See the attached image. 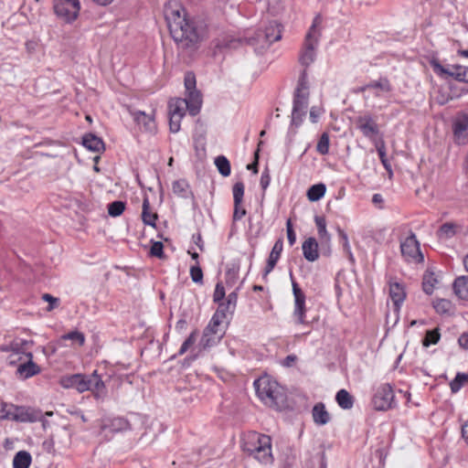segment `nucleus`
Instances as JSON below:
<instances>
[{
	"label": "nucleus",
	"instance_id": "f257e3e1",
	"mask_svg": "<svg viewBox=\"0 0 468 468\" xmlns=\"http://www.w3.org/2000/svg\"><path fill=\"white\" fill-rule=\"evenodd\" d=\"M165 17L171 37L181 48H195L202 40L205 33L203 24L188 18L180 5L169 4L165 6Z\"/></svg>",
	"mask_w": 468,
	"mask_h": 468
},
{
	"label": "nucleus",
	"instance_id": "f03ea898",
	"mask_svg": "<svg viewBox=\"0 0 468 468\" xmlns=\"http://www.w3.org/2000/svg\"><path fill=\"white\" fill-rule=\"evenodd\" d=\"M282 38L281 25L276 21L270 22L264 29L259 28L244 38H231L226 40L222 47L237 48L239 45L247 44L254 48L258 54H262L270 46Z\"/></svg>",
	"mask_w": 468,
	"mask_h": 468
},
{
	"label": "nucleus",
	"instance_id": "7ed1b4c3",
	"mask_svg": "<svg viewBox=\"0 0 468 468\" xmlns=\"http://www.w3.org/2000/svg\"><path fill=\"white\" fill-rule=\"evenodd\" d=\"M259 399L267 406L282 410L287 406L284 388L269 376H263L254 381Z\"/></svg>",
	"mask_w": 468,
	"mask_h": 468
},
{
	"label": "nucleus",
	"instance_id": "20e7f679",
	"mask_svg": "<svg viewBox=\"0 0 468 468\" xmlns=\"http://www.w3.org/2000/svg\"><path fill=\"white\" fill-rule=\"evenodd\" d=\"M242 449L263 464H271L273 462L271 439L269 435L249 431L243 437Z\"/></svg>",
	"mask_w": 468,
	"mask_h": 468
},
{
	"label": "nucleus",
	"instance_id": "39448f33",
	"mask_svg": "<svg viewBox=\"0 0 468 468\" xmlns=\"http://www.w3.org/2000/svg\"><path fill=\"white\" fill-rule=\"evenodd\" d=\"M309 85L306 70H303L293 94L292 125L299 127L306 115L309 104Z\"/></svg>",
	"mask_w": 468,
	"mask_h": 468
},
{
	"label": "nucleus",
	"instance_id": "423d86ee",
	"mask_svg": "<svg viewBox=\"0 0 468 468\" xmlns=\"http://www.w3.org/2000/svg\"><path fill=\"white\" fill-rule=\"evenodd\" d=\"M321 23L322 17L320 16H316L305 36L304 49L300 56V62L305 67H308L315 59V48L321 35L320 30L317 27Z\"/></svg>",
	"mask_w": 468,
	"mask_h": 468
},
{
	"label": "nucleus",
	"instance_id": "0eeeda50",
	"mask_svg": "<svg viewBox=\"0 0 468 468\" xmlns=\"http://www.w3.org/2000/svg\"><path fill=\"white\" fill-rule=\"evenodd\" d=\"M186 88V98L183 99L187 102L188 112L192 116L197 115L201 109L202 95L196 89V76L193 72H186L184 79Z\"/></svg>",
	"mask_w": 468,
	"mask_h": 468
},
{
	"label": "nucleus",
	"instance_id": "6e6552de",
	"mask_svg": "<svg viewBox=\"0 0 468 468\" xmlns=\"http://www.w3.org/2000/svg\"><path fill=\"white\" fill-rule=\"evenodd\" d=\"M53 10L58 18L70 24L79 16L80 3V0H53Z\"/></svg>",
	"mask_w": 468,
	"mask_h": 468
},
{
	"label": "nucleus",
	"instance_id": "1a4fd4ad",
	"mask_svg": "<svg viewBox=\"0 0 468 468\" xmlns=\"http://www.w3.org/2000/svg\"><path fill=\"white\" fill-rule=\"evenodd\" d=\"M218 314H214L208 324L204 329L201 344L205 348L216 345L224 335L225 332L220 328L223 321L218 318Z\"/></svg>",
	"mask_w": 468,
	"mask_h": 468
},
{
	"label": "nucleus",
	"instance_id": "9d476101",
	"mask_svg": "<svg viewBox=\"0 0 468 468\" xmlns=\"http://www.w3.org/2000/svg\"><path fill=\"white\" fill-rule=\"evenodd\" d=\"M400 251L403 258L410 262H423L424 257L420 249V243L413 232H410L400 243Z\"/></svg>",
	"mask_w": 468,
	"mask_h": 468
},
{
	"label": "nucleus",
	"instance_id": "9b49d317",
	"mask_svg": "<svg viewBox=\"0 0 468 468\" xmlns=\"http://www.w3.org/2000/svg\"><path fill=\"white\" fill-rule=\"evenodd\" d=\"M394 391L392 387L386 383L380 385L372 398V404L376 410H388L392 408L394 402Z\"/></svg>",
	"mask_w": 468,
	"mask_h": 468
},
{
	"label": "nucleus",
	"instance_id": "f8f14e48",
	"mask_svg": "<svg viewBox=\"0 0 468 468\" xmlns=\"http://www.w3.org/2000/svg\"><path fill=\"white\" fill-rule=\"evenodd\" d=\"M169 108V128L172 133H177L180 130V122L186 111H188L187 102L181 98L171 100Z\"/></svg>",
	"mask_w": 468,
	"mask_h": 468
},
{
	"label": "nucleus",
	"instance_id": "ddd939ff",
	"mask_svg": "<svg viewBox=\"0 0 468 468\" xmlns=\"http://www.w3.org/2000/svg\"><path fill=\"white\" fill-rule=\"evenodd\" d=\"M430 65L438 75H448L458 81L468 83V67L454 65L452 69H445L436 58H432Z\"/></svg>",
	"mask_w": 468,
	"mask_h": 468
},
{
	"label": "nucleus",
	"instance_id": "4468645a",
	"mask_svg": "<svg viewBox=\"0 0 468 468\" xmlns=\"http://www.w3.org/2000/svg\"><path fill=\"white\" fill-rule=\"evenodd\" d=\"M292 292L294 296V311L293 315L298 324H306L305 321V294L299 287L298 283L292 281Z\"/></svg>",
	"mask_w": 468,
	"mask_h": 468
},
{
	"label": "nucleus",
	"instance_id": "2eb2a0df",
	"mask_svg": "<svg viewBox=\"0 0 468 468\" xmlns=\"http://www.w3.org/2000/svg\"><path fill=\"white\" fill-rule=\"evenodd\" d=\"M356 123L365 137L371 140L379 133V128L375 119L370 114L360 115Z\"/></svg>",
	"mask_w": 468,
	"mask_h": 468
},
{
	"label": "nucleus",
	"instance_id": "dca6fc26",
	"mask_svg": "<svg viewBox=\"0 0 468 468\" xmlns=\"http://www.w3.org/2000/svg\"><path fill=\"white\" fill-rule=\"evenodd\" d=\"M89 376L83 374H73L66 376L61 378V385L65 388H76L79 392L82 393L89 390Z\"/></svg>",
	"mask_w": 468,
	"mask_h": 468
},
{
	"label": "nucleus",
	"instance_id": "f3484780",
	"mask_svg": "<svg viewBox=\"0 0 468 468\" xmlns=\"http://www.w3.org/2000/svg\"><path fill=\"white\" fill-rule=\"evenodd\" d=\"M244 184L242 182H237L233 186V199H234V212L233 220H239L246 215V209L241 207L243 196H244Z\"/></svg>",
	"mask_w": 468,
	"mask_h": 468
},
{
	"label": "nucleus",
	"instance_id": "a211bd4d",
	"mask_svg": "<svg viewBox=\"0 0 468 468\" xmlns=\"http://www.w3.org/2000/svg\"><path fill=\"white\" fill-rule=\"evenodd\" d=\"M27 360L18 365L16 368V376L21 379H27L40 373V367L33 362V355L26 353Z\"/></svg>",
	"mask_w": 468,
	"mask_h": 468
},
{
	"label": "nucleus",
	"instance_id": "6ab92c4d",
	"mask_svg": "<svg viewBox=\"0 0 468 468\" xmlns=\"http://www.w3.org/2000/svg\"><path fill=\"white\" fill-rule=\"evenodd\" d=\"M89 386L95 399H103L107 395V389L101 378L98 375L97 370H94L88 378Z\"/></svg>",
	"mask_w": 468,
	"mask_h": 468
},
{
	"label": "nucleus",
	"instance_id": "aec40b11",
	"mask_svg": "<svg viewBox=\"0 0 468 468\" xmlns=\"http://www.w3.org/2000/svg\"><path fill=\"white\" fill-rule=\"evenodd\" d=\"M453 134L458 144H464L468 142V118L466 116L454 122Z\"/></svg>",
	"mask_w": 468,
	"mask_h": 468
},
{
	"label": "nucleus",
	"instance_id": "412c9836",
	"mask_svg": "<svg viewBox=\"0 0 468 468\" xmlns=\"http://www.w3.org/2000/svg\"><path fill=\"white\" fill-rule=\"evenodd\" d=\"M283 249L282 239H279L275 241L272 250L270 253L269 259L267 261V265L264 270L263 277H266L275 267L277 261H279L282 251Z\"/></svg>",
	"mask_w": 468,
	"mask_h": 468
},
{
	"label": "nucleus",
	"instance_id": "4be33fe9",
	"mask_svg": "<svg viewBox=\"0 0 468 468\" xmlns=\"http://www.w3.org/2000/svg\"><path fill=\"white\" fill-rule=\"evenodd\" d=\"M389 296L394 303L395 310L398 312L406 298L404 286L399 282H390Z\"/></svg>",
	"mask_w": 468,
	"mask_h": 468
},
{
	"label": "nucleus",
	"instance_id": "5701e85b",
	"mask_svg": "<svg viewBox=\"0 0 468 468\" xmlns=\"http://www.w3.org/2000/svg\"><path fill=\"white\" fill-rule=\"evenodd\" d=\"M303 254L308 261H315L319 258L318 243L313 237L308 238L302 245Z\"/></svg>",
	"mask_w": 468,
	"mask_h": 468
},
{
	"label": "nucleus",
	"instance_id": "b1692460",
	"mask_svg": "<svg viewBox=\"0 0 468 468\" xmlns=\"http://www.w3.org/2000/svg\"><path fill=\"white\" fill-rule=\"evenodd\" d=\"M132 114L134 122L145 132L154 131L155 122L151 115H148L144 112L141 111L133 112Z\"/></svg>",
	"mask_w": 468,
	"mask_h": 468
},
{
	"label": "nucleus",
	"instance_id": "393cba45",
	"mask_svg": "<svg viewBox=\"0 0 468 468\" xmlns=\"http://www.w3.org/2000/svg\"><path fill=\"white\" fill-rule=\"evenodd\" d=\"M452 290L459 299L468 301V275L457 277L452 283Z\"/></svg>",
	"mask_w": 468,
	"mask_h": 468
},
{
	"label": "nucleus",
	"instance_id": "a878e982",
	"mask_svg": "<svg viewBox=\"0 0 468 468\" xmlns=\"http://www.w3.org/2000/svg\"><path fill=\"white\" fill-rule=\"evenodd\" d=\"M312 416L314 422L319 426L327 424L331 419L324 404L322 402L316 403L314 406L312 410Z\"/></svg>",
	"mask_w": 468,
	"mask_h": 468
},
{
	"label": "nucleus",
	"instance_id": "bb28decb",
	"mask_svg": "<svg viewBox=\"0 0 468 468\" xmlns=\"http://www.w3.org/2000/svg\"><path fill=\"white\" fill-rule=\"evenodd\" d=\"M82 144L94 153H100L104 150L103 141L93 133L85 134L82 138Z\"/></svg>",
	"mask_w": 468,
	"mask_h": 468
},
{
	"label": "nucleus",
	"instance_id": "cd10ccee",
	"mask_svg": "<svg viewBox=\"0 0 468 468\" xmlns=\"http://www.w3.org/2000/svg\"><path fill=\"white\" fill-rule=\"evenodd\" d=\"M172 190L175 195L182 198H188L191 196L189 185L186 179H178L173 182Z\"/></svg>",
	"mask_w": 468,
	"mask_h": 468
},
{
	"label": "nucleus",
	"instance_id": "c85d7f7f",
	"mask_svg": "<svg viewBox=\"0 0 468 468\" xmlns=\"http://www.w3.org/2000/svg\"><path fill=\"white\" fill-rule=\"evenodd\" d=\"M158 218L156 213H153L150 211V202L148 197H144L143 201V212H142V219L145 225H149L151 227H155V222Z\"/></svg>",
	"mask_w": 468,
	"mask_h": 468
},
{
	"label": "nucleus",
	"instance_id": "c756f323",
	"mask_svg": "<svg viewBox=\"0 0 468 468\" xmlns=\"http://www.w3.org/2000/svg\"><path fill=\"white\" fill-rule=\"evenodd\" d=\"M32 457L28 452L20 451L16 453L13 459L14 468H28L31 464Z\"/></svg>",
	"mask_w": 468,
	"mask_h": 468
},
{
	"label": "nucleus",
	"instance_id": "7c9ffc66",
	"mask_svg": "<svg viewBox=\"0 0 468 468\" xmlns=\"http://www.w3.org/2000/svg\"><path fill=\"white\" fill-rule=\"evenodd\" d=\"M335 400L343 410H350L354 405V398L346 389H340L336 393Z\"/></svg>",
	"mask_w": 468,
	"mask_h": 468
},
{
	"label": "nucleus",
	"instance_id": "2f4dec72",
	"mask_svg": "<svg viewBox=\"0 0 468 468\" xmlns=\"http://www.w3.org/2000/svg\"><path fill=\"white\" fill-rule=\"evenodd\" d=\"M438 282L435 273L431 271H426L422 278V289L425 293L431 295L435 288V284Z\"/></svg>",
	"mask_w": 468,
	"mask_h": 468
},
{
	"label": "nucleus",
	"instance_id": "473e14b6",
	"mask_svg": "<svg viewBox=\"0 0 468 468\" xmlns=\"http://www.w3.org/2000/svg\"><path fill=\"white\" fill-rule=\"evenodd\" d=\"M326 186L323 183L313 185L307 191V197L310 201H318L325 194Z\"/></svg>",
	"mask_w": 468,
	"mask_h": 468
},
{
	"label": "nucleus",
	"instance_id": "72a5a7b5",
	"mask_svg": "<svg viewBox=\"0 0 468 468\" xmlns=\"http://www.w3.org/2000/svg\"><path fill=\"white\" fill-rule=\"evenodd\" d=\"M314 222L317 227L318 235L322 243H329L330 242V235L326 230V221L324 217L315 216Z\"/></svg>",
	"mask_w": 468,
	"mask_h": 468
},
{
	"label": "nucleus",
	"instance_id": "f704fd0d",
	"mask_svg": "<svg viewBox=\"0 0 468 468\" xmlns=\"http://www.w3.org/2000/svg\"><path fill=\"white\" fill-rule=\"evenodd\" d=\"M215 165L223 176H229L231 172L230 163L224 155H219L215 159Z\"/></svg>",
	"mask_w": 468,
	"mask_h": 468
},
{
	"label": "nucleus",
	"instance_id": "c9c22d12",
	"mask_svg": "<svg viewBox=\"0 0 468 468\" xmlns=\"http://www.w3.org/2000/svg\"><path fill=\"white\" fill-rule=\"evenodd\" d=\"M433 307L436 312L441 314H450L453 310L452 302L447 299H436L433 302Z\"/></svg>",
	"mask_w": 468,
	"mask_h": 468
},
{
	"label": "nucleus",
	"instance_id": "e433bc0d",
	"mask_svg": "<svg viewBox=\"0 0 468 468\" xmlns=\"http://www.w3.org/2000/svg\"><path fill=\"white\" fill-rule=\"evenodd\" d=\"M466 384H468V374L457 373L450 383L451 390L452 393H456Z\"/></svg>",
	"mask_w": 468,
	"mask_h": 468
},
{
	"label": "nucleus",
	"instance_id": "4c0bfd02",
	"mask_svg": "<svg viewBox=\"0 0 468 468\" xmlns=\"http://www.w3.org/2000/svg\"><path fill=\"white\" fill-rule=\"evenodd\" d=\"M366 88L378 89L385 92H389L392 90L390 82L387 78H380L378 80H373L367 83Z\"/></svg>",
	"mask_w": 468,
	"mask_h": 468
},
{
	"label": "nucleus",
	"instance_id": "58836bf2",
	"mask_svg": "<svg viewBox=\"0 0 468 468\" xmlns=\"http://www.w3.org/2000/svg\"><path fill=\"white\" fill-rule=\"evenodd\" d=\"M337 232H338L342 246H343L344 252L348 256V259L353 262L354 256L351 251V247L349 244L347 234L340 228H338Z\"/></svg>",
	"mask_w": 468,
	"mask_h": 468
},
{
	"label": "nucleus",
	"instance_id": "ea45409f",
	"mask_svg": "<svg viewBox=\"0 0 468 468\" xmlns=\"http://www.w3.org/2000/svg\"><path fill=\"white\" fill-rule=\"evenodd\" d=\"M125 209V203L120 200L113 201L108 205V213L111 217H119Z\"/></svg>",
	"mask_w": 468,
	"mask_h": 468
},
{
	"label": "nucleus",
	"instance_id": "a19ab883",
	"mask_svg": "<svg viewBox=\"0 0 468 468\" xmlns=\"http://www.w3.org/2000/svg\"><path fill=\"white\" fill-rule=\"evenodd\" d=\"M329 135L327 133H322L316 145V150L321 154H327L329 152Z\"/></svg>",
	"mask_w": 468,
	"mask_h": 468
},
{
	"label": "nucleus",
	"instance_id": "79ce46f5",
	"mask_svg": "<svg viewBox=\"0 0 468 468\" xmlns=\"http://www.w3.org/2000/svg\"><path fill=\"white\" fill-rule=\"evenodd\" d=\"M441 335L439 329H433L426 332L425 337L422 341L424 346L435 345L439 342Z\"/></svg>",
	"mask_w": 468,
	"mask_h": 468
},
{
	"label": "nucleus",
	"instance_id": "37998d69",
	"mask_svg": "<svg viewBox=\"0 0 468 468\" xmlns=\"http://www.w3.org/2000/svg\"><path fill=\"white\" fill-rule=\"evenodd\" d=\"M197 331H193L189 335L188 337L184 341V343L182 344L179 351H178V355L179 356H182L184 355L191 346H193L197 340Z\"/></svg>",
	"mask_w": 468,
	"mask_h": 468
},
{
	"label": "nucleus",
	"instance_id": "c03bdc74",
	"mask_svg": "<svg viewBox=\"0 0 468 468\" xmlns=\"http://www.w3.org/2000/svg\"><path fill=\"white\" fill-rule=\"evenodd\" d=\"M62 339L76 341L80 346H83L85 342L84 335L79 331H71L68 334H65L62 335Z\"/></svg>",
	"mask_w": 468,
	"mask_h": 468
},
{
	"label": "nucleus",
	"instance_id": "a18cd8bd",
	"mask_svg": "<svg viewBox=\"0 0 468 468\" xmlns=\"http://www.w3.org/2000/svg\"><path fill=\"white\" fill-rule=\"evenodd\" d=\"M233 312L234 310H232L231 305H229L228 303H219L215 314H218V318L224 321L227 319L228 314H231Z\"/></svg>",
	"mask_w": 468,
	"mask_h": 468
},
{
	"label": "nucleus",
	"instance_id": "49530a36",
	"mask_svg": "<svg viewBox=\"0 0 468 468\" xmlns=\"http://www.w3.org/2000/svg\"><path fill=\"white\" fill-rule=\"evenodd\" d=\"M455 233L454 225L452 223H444L439 229L440 238L449 239Z\"/></svg>",
	"mask_w": 468,
	"mask_h": 468
},
{
	"label": "nucleus",
	"instance_id": "de8ad7c7",
	"mask_svg": "<svg viewBox=\"0 0 468 468\" xmlns=\"http://www.w3.org/2000/svg\"><path fill=\"white\" fill-rule=\"evenodd\" d=\"M41 298L43 301L48 303V306L47 307L48 312H50L58 306L59 299L49 293H44Z\"/></svg>",
	"mask_w": 468,
	"mask_h": 468
},
{
	"label": "nucleus",
	"instance_id": "09e8293b",
	"mask_svg": "<svg viewBox=\"0 0 468 468\" xmlns=\"http://www.w3.org/2000/svg\"><path fill=\"white\" fill-rule=\"evenodd\" d=\"M190 276L194 282L198 283L203 281V271L198 263L190 268Z\"/></svg>",
	"mask_w": 468,
	"mask_h": 468
},
{
	"label": "nucleus",
	"instance_id": "8fccbe9b",
	"mask_svg": "<svg viewBox=\"0 0 468 468\" xmlns=\"http://www.w3.org/2000/svg\"><path fill=\"white\" fill-rule=\"evenodd\" d=\"M150 254L152 256L157 257L159 259L164 258V245L161 241L153 242L150 250Z\"/></svg>",
	"mask_w": 468,
	"mask_h": 468
},
{
	"label": "nucleus",
	"instance_id": "3c124183",
	"mask_svg": "<svg viewBox=\"0 0 468 468\" xmlns=\"http://www.w3.org/2000/svg\"><path fill=\"white\" fill-rule=\"evenodd\" d=\"M28 344L26 340H20V341H15L11 344V349L14 351L16 355L23 354L26 356V353L24 351V346Z\"/></svg>",
	"mask_w": 468,
	"mask_h": 468
},
{
	"label": "nucleus",
	"instance_id": "603ef678",
	"mask_svg": "<svg viewBox=\"0 0 468 468\" xmlns=\"http://www.w3.org/2000/svg\"><path fill=\"white\" fill-rule=\"evenodd\" d=\"M225 297V289L222 283L218 282L213 294V300L215 303L222 301Z\"/></svg>",
	"mask_w": 468,
	"mask_h": 468
},
{
	"label": "nucleus",
	"instance_id": "864d4df0",
	"mask_svg": "<svg viewBox=\"0 0 468 468\" xmlns=\"http://www.w3.org/2000/svg\"><path fill=\"white\" fill-rule=\"evenodd\" d=\"M286 231H287V239L289 241V244L292 246L296 241V235L292 228V224L290 219L286 222Z\"/></svg>",
	"mask_w": 468,
	"mask_h": 468
},
{
	"label": "nucleus",
	"instance_id": "5fc2aeb1",
	"mask_svg": "<svg viewBox=\"0 0 468 468\" xmlns=\"http://www.w3.org/2000/svg\"><path fill=\"white\" fill-rule=\"evenodd\" d=\"M13 419L16 420H18V421H22V422H26V421L33 422L36 420V418H34L31 413H29L28 411H25V410H22L19 414L15 415L13 417Z\"/></svg>",
	"mask_w": 468,
	"mask_h": 468
},
{
	"label": "nucleus",
	"instance_id": "6e6d98bb",
	"mask_svg": "<svg viewBox=\"0 0 468 468\" xmlns=\"http://www.w3.org/2000/svg\"><path fill=\"white\" fill-rule=\"evenodd\" d=\"M320 114H321V109L319 107L313 106L310 109V115H309L311 122L314 123L317 122L318 119L320 117Z\"/></svg>",
	"mask_w": 468,
	"mask_h": 468
},
{
	"label": "nucleus",
	"instance_id": "4d7b16f0",
	"mask_svg": "<svg viewBox=\"0 0 468 468\" xmlns=\"http://www.w3.org/2000/svg\"><path fill=\"white\" fill-rule=\"evenodd\" d=\"M270 182H271L270 175H269L268 171H264L261 174V181H260L261 186L262 187L263 190H265L269 186Z\"/></svg>",
	"mask_w": 468,
	"mask_h": 468
},
{
	"label": "nucleus",
	"instance_id": "13d9d810",
	"mask_svg": "<svg viewBox=\"0 0 468 468\" xmlns=\"http://www.w3.org/2000/svg\"><path fill=\"white\" fill-rule=\"evenodd\" d=\"M458 343L463 349H468V333H463L460 335Z\"/></svg>",
	"mask_w": 468,
	"mask_h": 468
},
{
	"label": "nucleus",
	"instance_id": "bf43d9fd",
	"mask_svg": "<svg viewBox=\"0 0 468 468\" xmlns=\"http://www.w3.org/2000/svg\"><path fill=\"white\" fill-rule=\"evenodd\" d=\"M258 158H259V150L255 152V161L247 165L248 170H251L254 174L258 173Z\"/></svg>",
	"mask_w": 468,
	"mask_h": 468
},
{
	"label": "nucleus",
	"instance_id": "052dcab7",
	"mask_svg": "<svg viewBox=\"0 0 468 468\" xmlns=\"http://www.w3.org/2000/svg\"><path fill=\"white\" fill-rule=\"evenodd\" d=\"M237 299L238 296L236 292H231L228 295L227 303L232 306V310L236 307Z\"/></svg>",
	"mask_w": 468,
	"mask_h": 468
},
{
	"label": "nucleus",
	"instance_id": "680f3d73",
	"mask_svg": "<svg viewBox=\"0 0 468 468\" xmlns=\"http://www.w3.org/2000/svg\"><path fill=\"white\" fill-rule=\"evenodd\" d=\"M462 436L468 447V420L462 426Z\"/></svg>",
	"mask_w": 468,
	"mask_h": 468
},
{
	"label": "nucleus",
	"instance_id": "e2e57ef3",
	"mask_svg": "<svg viewBox=\"0 0 468 468\" xmlns=\"http://www.w3.org/2000/svg\"><path fill=\"white\" fill-rule=\"evenodd\" d=\"M377 150L379 155L380 160L386 158V151H385V145L384 142H381L380 145L377 144Z\"/></svg>",
	"mask_w": 468,
	"mask_h": 468
},
{
	"label": "nucleus",
	"instance_id": "0e129e2a",
	"mask_svg": "<svg viewBox=\"0 0 468 468\" xmlns=\"http://www.w3.org/2000/svg\"><path fill=\"white\" fill-rule=\"evenodd\" d=\"M186 328V321L185 319H179L176 322V329L178 332H181V331L185 330Z\"/></svg>",
	"mask_w": 468,
	"mask_h": 468
},
{
	"label": "nucleus",
	"instance_id": "69168bd1",
	"mask_svg": "<svg viewBox=\"0 0 468 468\" xmlns=\"http://www.w3.org/2000/svg\"><path fill=\"white\" fill-rule=\"evenodd\" d=\"M195 243L198 246V248L203 250H204V244L202 241V238L200 234H197V236H193Z\"/></svg>",
	"mask_w": 468,
	"mask_h": 468
},
{
	"label": "nucleus",
	"instance_id": "338daca9",
	"mask_svg": "<svg viewBox=\"0 0 468 468\" xmlns=\"http://www.w3.org/2000/svg\"><path fill=\"white\" fill-rule=\"evenodd\" d=\"M319 468H327L326 457H325V453L324 452H321V454H320V465H319Z\"/></svg>",
	"mask_w": 468,
	"mask_h": 468
},
{
	"label": "nucleus",
	"instance_id": "774afa93",
	"mask_svg": "<svg viewBox=\"0 0 468 468\" xmlns=\"http://www.w3.org/2000/svg\"><path fill=\"white\" fill-rule=\"evenodd\" d=\"M372 202L375 205L381 204L383 202V197L380 194H374L372 197Z\"/></svg>",
	"mask_w": 468,
	"mask_h": 468
}]
</instances>
